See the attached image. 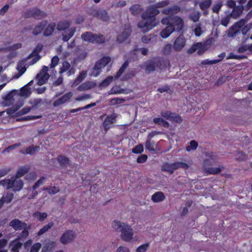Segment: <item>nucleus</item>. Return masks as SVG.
Listing matches in <instances>:
<instances>
[{
  "label": "nucleus",
  "instance_id": "1",
  "mask_svg": "<svg viewBox=\"0 0 252 252\" xmlns=\"http://www.w3.org/2000/svg\"><path fill=\"white\" fill-rule=\"evenodd\" d=\"M159 13L160 11L154 4L149 6L146 11L142 15L143 21L138 23V27L145 30L146 32L151 30L156 26V16Z\"/></svg>",
  "mask_w": 252,
  "mask_h": 252
},
{
  "label": "nucleus",
  "instance_id": "2",
  "mask_svg": "<svg viewBox=\"0 0 252 252\" xmlns=\"http://www.w3.org/2000/svg\"><path fill=\"white\" fill-rule=\"evenodd\" d=\"M112 226L116 231L121 232V237L123 241L129 242L132 239L134 232L130 225L115 220Z\"/></svg>",
  "mask_w": 252,
  "mask_h": 252
},
{
  "label": "nucleus",
  "instance_id": "3",
  "mask_svg": "<svg viewBox=\"0 0 252 252\" xmlns=\"http://www.w3.org/2000/svg\"><path fill=\"white\" fill-rule=\"evenodd\" d=\"M57 26L58 31H65L64 33L62 34V40L63 41H68L74 34L76 31L75 28L69 29L70 23L66 21L59 22Z\"/></svg>",
  "mask_w": 252,
  "mask_h": 252
},
{
  "label": "nucleus",
  "instance_id": "4",
  "mask_svg": "<svg viewBox=\"0 0 252 252\" xmlns=\"http://www.w3.org/2000/svg\"><path fill=\"white\" fill-rule=\"evenodd\" d=\"M3 186H6L7 189H12L15 191H20L23 187L24 183L21 179L15 177H11L9 179H4L0 182Z\"/></svg>",
  "mask_w": 252,
  "mask_h": 252
},
{
  "label": "nucleus",
  "instance_id": "5",
  "mask_svg": "<svg viewBox=\"0 0 252 252\" xmlns=\"http://www.w3.org/2000/svg\"><path fill=\"white\" fill-rule=\"evenodd\" d=\"M189 167V165L187 163L182 161H177L172 163L165 162L161 166V170L172 174L174 172L175 170L179 168L188 169Z\"/></svg>",
  "mask_w": 252,
  "mask_h": 252
},
{
  "label": "nucleus",
  "instance_id": "6",
  "mask_svg": "<svg viewBox=\"0 0 252 252\" xmlns=\"http://www.w3.org/2000/svg\"><path fill=\"white\" fill-rule=\"evenodd\" d=\"M47 14L38 8H32L29 9L24 14L25 18H33L36 20H42L46 17Z\"/></svg>",
  "mask_w": 252,
  "mask_h": 252
},
{
  "label": "nucleus",
  "instance_id": "7",
  "mask_svg": "<svg viewBox=\"0 0 252 252\" xmlns=\"http://www.w3.org/2000/svg\"><path fill=\"white\" fill-rule=\"evenodd\" d=\"M88 14L104 22L110 20L109 14L105 9L93 8L90 9Z\"/></svg>",
  "mask_w": 252,
  "mask_h": 252
},
{
  "label": "nucleus",
  "instance_id": "8",
  "mask_svg": "<svg viewBox=\"0 0 252 252\" xmlns=\"http://www.w3.org/2000/svg\"><path fill=\"white\" fill-rule=\"evenodd\" d=\"M76 237V233L71 230H66L60 239L61 243L63 245L70 243L74 241Z\"/></svg>",
  "mask_w": 252,
  "mask_h": 252
},
{
  "label": "nucleus",
  "instance_id": "9",
  "mask_svg": "<svg viewBox=\"0 0 252 252\" xmlns=\"http://www.w3.org/2000/svg\"><path fill=\"white\" fill-rule=\"evenodd\" d=\"M186 44V39L183 35L177 37L173 45V49L176 52L181 51Z\"/></svg>",
  "mask_w": 252,
  "mask_h": 252
},
{
  "label": "nucleus",
  "instance_id": "10",
  "mask_svg": "<svg viewBox=\"0 0 252 252\" xmlns=\"http://www.w3.org/2000/svg\"><path fill=\"white\" fill-rule=\"evenodd\" d=\"M43 48V45L42 44H38L36 46V47L34 49L32 53L28 55L27 58V59H30L32 58L33 56H35L32 60V64H34L36 63L40 58V56L39 55L40 52L42 51Z\"/></svg>",
  "mask_w": 252,
  "mask_h": 252
},
{
  "label": "nucleus",
  "instance_id": "11",
  "mask_svg": "<svg viewBox=\"0 0 252 252\" xmlns=\"http://www.w3.org/2000/svg\"><path fill=\"white\" fill-rule=\"evenodd\" d=\"M73 95L72 92H69L62 95L60 98L56 99L53 104L54 107H57L61 106L62 104L68 102L71 99Z\"/></svg>",
  "mask_w": 252,
  "mask_h": 252
},
{
  "label": "nucleus",
  "instance_id": "12",
  "mask_svg": "<svg viewBox=\"0 0 252 252\" xmlns=\"http://www.w3.org/2000/svg\"><path fill=\"white\" fill-rule=\"evenodd\" d=\"M9 225L12 227L15 230H21L27 228V224L18 219H14L10 221Z\"/></svg>",
  "mask_w": 252,
  "mask_h": 252
},
{
  "label": "nucleus",
  "instance_id": "13",
  "mask_svg": "<svg viewBox=\"0 0 252 252\" xmlns=\"http://www.w3.org/2000/svg\"><path fill=\"white\" fill-rule=\"evenodd\" d=\"M117 115L116 114H113L107 116L103 121V126L105 130L107 131L110 128V125L114 124L116 121V118Z\"/></svg>",
  "mask_w": 252,
  "mask_h": 252
},
{
  "label": "nucleus",
  "instance_id": "14",
  "mask_svg": "<svg viewBox=\"0 0 252 252\" xmlns=\"http://www.w3.org/2000/svg\"><path fill=\"white\" fill-rule=\"evenodd\" d=\"M180 10L181 8L180 6L177 5H174L172 6L163 8L161 11V13L164 15L173 16L179 13Z\"/></svg>",
  "mask_w": 252,
  "mask_h": 252
},
{
  "label": "nucleus",
  "instance_id": "15",
  "mask_svg": "<svg viewBox=\"0 0 252 252\" xmlns=\"http://www.w3.org/2000/svg\"><path fill=\"white\" fill-rule=\"evenodd\" d=\"M48 21L44 20L39 22L37 25L35 26L32 31V34L34 36H37L43 32L44 29L47 25Z\"/></svg>",
  "mask_w": 252,
  "mask_h": 252
},
{
  "label": "nucleus",
  "instance_id": "16",
  "mask_svg": "<svg viewBox=\"0 0 252 252\" xmlns=\"http://www.w3.org/2000/svg\"><path fill=\"white\" fill-rule=\"evenodd\" d=\"M39 150V146L32 145L28 147L22 149L20 151V153L25 155L29 154L30 155H34Z\"/></svg>",
  "mask_w": 252,
  "mask_h": 252
},
{
  "label": "nucleus",
  "instance_id": "17",
  "mask_svg": "<svg viewBox=\"0 0 252 252\" xmlns=\"http://www.w3.org/2000/svg\"><path fill=\"white\" fill-rule=\"evenodd\" d=\"M56 24L52 22L47 25L44 29L43 35L45 37H49L52 35L55 30Z\"/></svg>",
  "mask_w": 252,
  "mask_h": 252
},
{
  "label": "nucleus",
  "instance_id": "18",
  "mask_svg": "<svg viewBox=\"0 0 252 252\" xmlns=\"http://www.w3.org/2000/svg\"><path fill=\"white\" fill-rule=\"evenodd\" d=\"M14 194L11 192H8L3 195L0 199V209L2 208L4 203L9 204L13 200Z\"/></svg>",
  "mask_w": 252,
  "mask_h": 252
},
{
  "label": "nucleus",
  "instance_id": "19",
  "mask_svg": "<svg viewBox=\"0 0 252 252\" xmlns=\"http://www.w3.org/2000/svg\"><path fill=\"white\" fill-rule=\"evenodd\" d=\"M56 160L60 166L63 168L66 167L70 162L69 158L63 155L58 156L56 158Z\"/></svg>",
  "mask_w": 252,
  "mask_h": 252
},
{
  "label": "nucleus",
  "instance_id": "20",
  "mask_svg": "<svg viewBox=\"0 0 252 252\" xmlns=\"http://www.w3.org/2000/svg\"><path fill=\"white\" fill-rule=\"evenodd\" d=\"M175 31V27L173 25L166 26L160 32V35L163 38H166Z\"/></svg>",
  "mask_w": 252,
  "mask_h": 252
},
{
  "label": "nucleus",
  "instance_id": "21",
  "mask_svg": "<svg viewBox=\"0 0 252 252\" xmlns=\"http://www.w3.org/2000/svg\"><path fill=\"white\" fill-rule=\"evenodd\" d=\"M172 25L174 27H177L178 31L181 30L183 28L184 21L183 19L179 16L172 17Z\"/></svg>",
  "mask_w": 252,
  "mask_h": 252
},
{
  "label": "nucleus",
  "instance_id": "22",
  "mask_svg": "<svg viewBox=\"0 0 252 252\" xmlns=\"http://www.w3.org/2000/svg\"><path fill=\"white\" fill-rule=\"evenodd\" d=\"M165 198L164 193L161 191L155 192L152 195L151 199L155 203L160 202Z\"/></svg>",
  "mask_w": 252,
  "mask_h": 252
},
{
  "label": "nucleus",
  "instance_id": "23",
  "mask_svg": "<svg viewBox=\"0 0 252 252\" xmlns=\"http://www.w3.org/2000/svg\"><path fill=\"white\" fill-rule=\"evenodd\" d=\"M130 34L131 30L130 29H127L118 35L117 40L120 43H122L124 42Z\"/></svg>",
  "mask_w": 252,
  "mask_h": 252
},
{
  "label": "nucleus",
  "instance_id": "24",
  "mask_svg": "<svg viewBox=\"0 0 252 252\" xmlns=\"http://www.w3.org/2000/svg\"><path fill=\"white\" fill-rule=\"evenodd\" d=\"M212 2V0H204L199 2V7L204 11V14H208V9L211 5Z\"/></svg>",
  "mask_w": 252,
  "mask_h": 252
},
{
  "label": "nucleus",
  "instance_id": "25",
  "mask_svg": "<svg viewBox=\"0 0 252 252\" xmlns=\"http://www.w3.org/2000/svg\"><path fill=\"white\" fill-rule=\"evenodd\" d=\"M9 245L12 246L11 252H19L20 249L23 246L22 243L19 242L17 239L11 241Z\"/></svg>",
  "mask_w": 252,
  "mask_h": 252
},
{
  "label": "nucleus",
  "instance_id": "26",
  "mask_svg": "<svg viewBox=\"0 0 252 252\" xmlns=\"http://www.w3.org/2000/svg\"><path fill=\"white\" fill-rule=\"evenodd\" d=\"M154 135L151 133L148 135V139L145 143V148L149 151H155L154 149V142L151 140V138Z\"/></svg>",
  "mask_w": 252,
  "mask_h": 252
},
{
  "label": "nucleus",
  "instance_id": "27",
  "mask_svg": "<svg viewBox=\"0 0 252 252\" xmlns=\"http://www.w3.org/2000/svg\"><path fill=\"white\" fill-rule=\"evenodd\" d=\"M143 10L141 5L138 4H134L129 8V11L132 15L137 16L139 15Z\"/></svg>",
  "mask_w": 252,
  "mask_h": 252
},
{
  "label": "nucleus",
  "instance_id": "28",
  "mask_svg": "<svg viewBox=\"0 0 252 252\" xmlns=\"http://www.w3.org/2000/svg\"><path fill=\"white\" fill-rule=\"evenodd\" d=\"M102 68H103L102 66L97 61L93 68L92 75L94 77L97 76L101 72Z\"/></svg>",
  "mask_w": 252,
  "mask_h": 252
},
{
  "label": "nucleus",
  "instance_id": "29",
  "mask_svg": "<svg viewBox=\"0 0 252 252\" xmlns=\"http://www.w3.org/2000/svg\"><path fill=\"white\" fill-rule=\"evenodd\" d=\"M153 122L155 124L162 126L165 128H168L169 126V123L162 118H155L153 119Z\"/></svg>",
  "mask_w": 252,
  "mask_h": 252
},
{
  "label": "nucleus",
  "instance_id": "30",
  "mask_svg": "<svg viewBox=\"0 0 252 252\" xmlns=\"http://www.w3.org/2000/svg\"><path fill=\"white\" fill-rule=\"evenodd\" d=\"M94 33L92 32H87L81 35V38L84 41L92 43L94 41L93 40V39L94 38Z\"/></svg>",
  "mask_w": 252,
  "mask_h": 252
},
{
  "label": "nucleus",
  "instance_id": "31",
  "mask_svg": "<svg viewBox=\"0 0 252 252\" xmlns=\"http://www.w3.org/2000/svg\"><path fill=\"white\" fill-rule=\"evenodd\" d=\"M94 38L92 43L102 44L105 42V38L102 34L94 33Z\"/></svg>",
  "mask_w": 252,
  "mask_h": 252
},
{
  "label": "nucleus",
  "instance_id": "32",
  "mask_svg": "<svg viewBox=\"0 0 252 252\" xmlns=\"http://www.w3.org/2000/svg\"><path fill=\"white\" fill-rule=\"evenodd\" d=\"M169 64V61L163 59L159 60L157 63V66L161 70L166 69Z\"/></svg>",
  "mask_w": 252,
  "mask_h": 252
},
{
  "label": "nucleus",
  "instance_id": "33",
  "mask_svg": "<svg viewBox=\"0 0 252 252\" xmlns=\"http://www.w3.org/2000/svg\"><path fill=\"white\" fill-rule=\"evenodd\" d=\"M33 217L37 218L39 221H42L47 218V214L45 212L41 213L39 211H36L33 214Z\"/></svg>",
  "mask_w": 252,
  "mask_h": 252
},
{
  "label": "nucleus",
  "instance_id": "34",
  "mask_svg": "<svg viewBox=\"0 0 252 252\" xmlns=\"http://www.w3.org/2000/svg\"><path fill=\"white\" fill-rule=\"evenodd\" d=\"M156 36L155 35L151 34L145 35L142 37L141 40L142 42L148 44L154 41L156 38Z\"/></svg>",
  "mask_w": 252,
  "mask_h": 252
},
{
  "label": "nucleus",
  "instance_id": "35",
  "mask_svg": "<svg viewBox=\"0 0 252 252\" xmlns=\"http://www.w3.org/2000/svg\"><path fill=\"white\" fill-rule=\"evenodd\" d=\"M169 121L178 124H180L183 121V119L178 114L173 112L171 115Z\"/></svg>",
  "mask_w": 252,
  "mask_h": 252
},
{
  "label": "nucleus",
  "instance_id": "36",
  "mask_svg": "<svg viewBox=\"0 0 252 252\" xmlns=\"http://www.w3.org/2000/svg\"><path fill=\"white\" fill-rule=\"evenodd\" d=\"M221 169L220 167H210L205 169V172L207 175L216 174L220 173Z\"/></svg>",
  "mask_w": 252,
  "mask_h": 252
},
{
  "label": "nucleus",
  "instance_id": "37",
  "mask_svg": "<svg viewBox=\"0 0 252 252\" xmlns=\"http://www.w3.org/2000/svg\"><path fill=\"white\" fill-rule=\"evenodd\" d=\"M54 224V223L51 221L48 223V224L43 226L37 232V235L40 236L46 232H47L50 228H51Z\"/></svg>",
  "mask_w": 252,
  "mask_h": 252
},
{
  "label": "nucleus",
  "instance_id": "38",
  "mask_svg": "<svg viewBox=\"0 0 252 252\" xmlns=\"http://www.w3.org/2000/svg\"><path fill=\"white\" fill-rule=\"evenodd\" d=\"M241 29L239 27V26H237L236 24H234L232 25L229 29V35L230 36L235 35L237 33H238Z\"/></svg>",
  "mask_w": 252,
  "mask_h": 252
},
{
  "label": "nucleus",
  "instance_id": "39",
  "mask_svg": "<svg viewBox=\"0 0 252 252\" xmlns=\"http://www.w3.org/2000/svg\"><path fill=\"white\" fill-rule=\"evenodd\" d=\"M28 168L24 167H21L18 169L14 177L19 179L25 175L27 173H28Z\"/></svg>",
  "mask_w": 252,
  "mask_h": 252
},
{
  "label": "nucleus",
  "instance_id": "40",
  "mask_svg": "<svg viewBox=\"0 0 252 252\" xmlns=\"http://www.w3.org/2000/svg\"><path fill=\"white\" fill-rule=\"evenodd\" d=\"M202 46V44L200 42L194 43L191 47L187 50V53L189 54L194 53L198 49Z\"/></svg>",
  "mask_w": 252,
  "mask_h": 252
},
{
  "label": "nucleus",
  "instance_id": "41",
  "mask_svg": "<svg viewBox=\"0 0 252 252\" xmlns=\"http://www.w3.org/2000/svg\"><path fill=\"white\" fill-rule=\"evenodd\" d=\"M70 64L67 61H64L63 62L62 67L60 68L59 73L60 74H63V72L67 71L70 68Z\"/></svg>",
  "mask_w": 252,
  "mask_h": 252
},
{
  "label": "nucleus",
  "instance_id": "42",
  "mask_svg": "<svg viewBox=\"0 0 252 252\" xmlns=\"http://www.w3.org/2000/svg\"><path fill=\"white\" fill-rule=\"evenodd\" d=\"M190 145L187 146L186 147V150L188 152H189L191 150H195L198 146V143L195 140H191L189 142Z\"/></svg>",
  "mask_w": 252,
  "mask_h": 252
},
{
  "label": "nucleus",
  "instance_id": "43",
  "mask_svg": "<svg viewBox=\"0 0 252 252\" xmlns=\"http://www.w3.org/2000/svg\"><path fill=\"white\" fill-rule=\"evenodd\" d=\"M111 61V58L108 56H105L101 58L99 60L97 61L98 63L104 67Z\"/></svg>",
  "mask_w": 252,
  "mask_h": 252
},
{
  "label": "nucleus",
  "instance_id": "44",
  "mask_svg": "<svg viewBox=\"0 0 252 252\" xmlns=\"http://www.w3.org/2000/svg\"><path fill=\"white\" fill-rule=\"evenodd\" d=\"M42 103V99L40 98H35L30 101V104L32 105V108H35L40 106Z\"/></svg>",
  "mask_w": 252,
  "mask_h": 252
},
{
  "label": "nucleus",
  "instance_id": "45",
  "mask_svg": "<svg viewBox=\"0 0 252 252\" xmlns=\"http://www.w3.org/2000/svg\"><path fill=\"white\" fill-rule=\"evenodd\" d=\"M30 90V88L27 85H25L21 88L20 94L21 96L28 95L31 94Z\"/></svg>",
  "mask_w": 252,
  "mask_h": 252
},
{
  "label": "nucleus",
  "instance_id": "46",
  "mask_svg": "<svg viewBox=\"0 0 252 252\" xmlns=\"http://www.w3.org/2000/svg\"><path fill=\"white\" fill-rule=\"evenodd\" d=\"M36 78L38 80L37 84L40 86L44 84L48 80V78L45 75H40L39 74L36 76Z\"/></svg>",
  "mask_w": 252,
  "mask_h": 252
},
{
  "label": "nucleus",
  "instance_id": "47",
  "mask_svg": "<svg viewBox=\"0 0 252 252\" xmlns=\"http://www.w3.org/2000/svg\"><path fill=\"white\" fill-rule=\"evenodd\" d=\"M125 101V99L122 98L116 97L111 99L110 102L112 105H116L117 104L123 103Z\"/></svg>",
  "mask_w": 252,
  "mask_h": 252
},
{
  "label": "nucleus",
  "instance_id": "48",
  "mask_svg": "<svg viewBox=\"0 0 252 252\" xmlns=\"http://www.w3.org/2000/svg\"><path fill=\"white\" fill-rule=\"evenodd\" d=\"M172 19V17L171 16L164 17L161 19V23L163 25H167V26L173 25Z\"/></svg>",
  "mask_w": 252,
  "mask_h": 252
},
{
  "label": "nucleus",
  "instance_id": "49",
  "mask_svg": "<svg viewBox=\"0 0 252 252\" xmlns=\"http://www.w3.org/2000/svg\"><path fill=\"white\" fill-rule=\"evenodd\" d=\"M169 4V1L168 0H162L161 1H159L157 2L154 5L156 7V8L158 9L159 8H163L165 6H167Z\"/></svg>",
  "mask_w": 252,
  "mask_h": 252
},
{
  "label": "nucleus",
  "instance_id": "50",
  "mask_svg": "<svg viewBox=\"0 0 252 252\" xmlns=\"http://www.w3.org/2000/svg\"><path fill=\"white\" fill-rule=\"evenodd\" d=\"M149 246V243L141 245L136 249V252H146L148 250Z\"/></svg>",
  "mask_w": 252,
  "mask_h": 252
},
{
  "label": "nucleus",
  "instance_id": "51",
  "mask_svg": "<svg viewBox=\"0 0 252 252\" xmlns=\"http://www.w3.org/2000/svg\"><path fill=\"white\" fill-rule=\"evenodd\" d=\"M90 88L91 86H90L89 83L85 82L79 86L77 88V90L79 91H84Z\"/></svg>",
  "mask_w": 252,
  "mask_h": 252
},
{
  "label": "nucleus",
  "instance_id": "52",
  "mask_svg": "<svg viewBox=\"0 0 252 252\" xmlns=\"http://www.w3.org/2000/svg\"><path fill=\"white\" fill-rule=\"evenodd\" d=\"M113 77L111 76L106 77L101 83V85L103 87L108 86L113 81Z\"/></svg>",
  "mask_w": 252,
  "mask_h": 252
},
{
  "label": "nucleus",
  "instance_id": "53",
  "mask_svg": "<svg viewBox=\"0 0 252 252\" xmlns=\"http://www.w3.org/2000/svg\"><path fill=\"white\" fill-rule=\"evenodd\" d=\"M143 146L142 144H139L132 149V152L134 154H140L143 152Z\"/></svg>",
  "mask_w": 252,
  "mask_h": 252
},
{
  "label": "nucleus",
  "instance_id": "54",
  "mask_svg": "<svg viewBox=\"0 0 252 252\" xmlns=\"http://www.w3.org/2000/svg\"><path fill=\"white\" fill-rule=\"evenodd\" d=\"M59 62V58L58 56H55L51 59V63L50 64L51 68L55 67L58 63Z\"/></svg>",
  "mask_w": 252,
  "mask_h": 252
},
{
  "label": "nucleus",
  "instance_id": "55",
  "mask_svg": "<svg viewBox=\"0 0 252 252\" xmlns=\"http://www.w3.org/2000/svg\"><path fill=\"white\" fill-rule=\"evenodd\" d=\"M31 109H32V108H31V107H25L24 108H23L20 111H19L17 113V115L18 116H22V115L26 114H27L28 113H29L31 111Z\"/></svg>",
  "mask_w": 252,
  "mask_h": 252
},
{
  "label": "nucleus",
  "instance_id": "56",
  "mask_svg": "<svg viewBox=\"0 0 252 252\" xmlns=\"http://www.w3.org/2000/svg\"><path fill=\"white\" fill-rule=\"evenodd\" d=\"M158 91L160 93H163L165 92L169 93H170V92H171V90H170V87L168 86L165 85V86L158 88Z\"/></svg>",
  "mask_w": 252,
  "mask_h": 252
},
{
  "label": "nucleus",
  "instance_id": "57",
  "mask_svg": "<svg viewBox=\"0 0 252 252\" xmlns=\"http://www.w3.org/2000/svg\"><path fill=\"white\" fill-rule=\"evenodd\" d=\"M41 247V245L39 243H36L33 244L31 249L30 252H38Z\"/></svg>",
  "mask_w": 252,
  "mask_h": 252
},
{
  "label": "nucleus",
  "instance_id": "58",
  "mask_svg": "<svg viewBox=\"0 0 252 252\" xmlns=\"http://www.w3.org/2000/svg\"><path fill=\"white\" fill-rule=\"evenodd\" d=\"M147 158L148 157L146 155H141L137 158L136 161L139 163H144L147 160Z\"/></svg>",
  "mask_w": 252,
  "mask_h": 252
},
{
  "label": "nucleus",
  "instance_id": "59",
  "mask_svg": "<svg viewBox=\"0 0 252 252\" xmlns=\"http://www.w3.org/2000/svg\"><path fill=\"white\" fill-rule=\"evenodd\" d=\"M228 76H223L220 77L216 82L215 84L220 85L225 83L227 80Z\"/></svg>",
  "mask_w": 252,
  "mask_h": 252
},
{
  "label": "nucleus",
  "instance_id": "60",
  "mask_svg": "<svg viewBox=\"0 0 252 252\" xmlns=\"http://www.w3.org/2000/svg\"><path fill=\"white\" fill-rule=\"evenodd\" d=\"M24 230L20 233L18 238L17 239L18 241L23 238H26L28 236L29 234V231L27 229V228L23 229Z\"/></svg>",
  "mask_w": 252,
  "mask_h": 252
},
{
  "label": "nucleus",
  "instance_id": "61",
  "mask_svg": "<svg viewBox=\"0 0 252 252\" xmlns=\"http://www.w3.org/2000/svg\"><path fill=\"white\" fill-rule=\"evenodd\" d=\"M60 191V189L58 187L56 186L49 187L48 193L50 194H55Z\"/></svg>",
  "mask_w": 252,
  "mask_h": 252
},
{
  "label": "nucleus",
  "instance_id": "62",
  "mask_svg": "<svg viewBox=\"0 0 252 252\" xmlns=\"http://www.w3.org/2000/svg\"><path fill=\"white\" fill-rule=\"evenodd\" d=\"M173 112L170 111H162L160 113L161 117L163 118L169 120L171 115Z\"/></svg>",
  "mask_w": 252,
  "mask_h": 252
},
{
  "label": "nucleus",
  "instance_id": "63",
  "mask_svg": "<svg viewBox=\"0 0 252 252\" xmlns=\"http://www.w3.org/2000/svg\"><path fill=\"white\" fill-rule=\"evenodd\" d=\"M172 49H173V46L170 44H167L164 46L163 52L165 54H170L171 52Z\"/></svg>",
  "mask_w": 252,
  "mask_h": 252
},
{
  "label": "nucleus",
  "instance_id": "64",
  "mask_svg": "<svg viewBox=\"0 0 252 252\" xmlns=\"http://www.w3.org/2000/svg\"><path fill=\"white\" fill-rule=\"evenodd\" d=\"M222 6V3L221 2L218 3L213 5L212 7V10L214 13H218Z\"/></svg>",
  "mask_w": 252,
  "mask_h": 252
}]
</instances>
